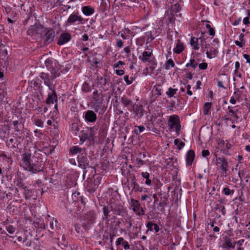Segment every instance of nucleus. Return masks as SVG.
<instances>
[{
  "label": "nucleus",
  "mask_w": 250,
  "mask_h": 250,
  "mask_svg": "<svg viewBox=\"0 0 250 250\" xmlns=\"http://www.w3.org/2000/svg\"><path fill=\"white\" fill-rule=\"evenodd\" d=\"M59 76L60 73L58 72L54 68H52L49 72H42L39 75V77L43 81V83L48 87V89L55 88L56 82L54 83V81Z\"/></svg>",
  "instance_id": "1"
},
{
  "label": "nucleus",
  "mask_w": 250,
  "mask_h": 250,
  "mask_svg": "<svg viewBox=\"0 0 250 250\" xmlns=\"http://www.w3.org/2000/svg\"><path fill=\"white\" fill-rule=\"evenodd\" d=\"M168 126L170 129L175 128L176 132H179L181 129V124L179 117L176 115L170 116L168 120Z\"/></svg>",
  "instance_id": "2"
},
{
  "label": "nucleus",
  "mask_w": 250,
  "mask_h": 250,
  "mask_svg": "<svg viewBox=\"0 0 250 250\" xmlns=\"http://www.w3.org/2000/svg\"><path fill=\"white\" fill-rule=\"evenodd\" d=\"M76 21H78L79 24H83L84 22V19L79 15L78 12H74L68 18L66 24V25H73Z\"/></svg>",
  "instance_id": "3"
},
{
  "label": "nucleus",
  "mask_w": 250,
  "mask_h": 250,
  "mask_svg": "<svg viewBox=\"0 0 250 250\" xmlns=\"http://www.w3.org/2000/svg\"><path fill=\"white\" fill-rule=\"evenodd\" d=\"M110 210L115 215L124 216L126 212V209L120 204H111L109 206Z\"/></svg>",
  "instance_id": "4"
},
{
  "label": "nucleus",
  "mask_w": 250,
  "mask_h": 250,
  "mask_svg": "<svg viewBox=\"0 0 250 250\" xmlns=\"http://www.w3.org/2000/svg\"><path fill=\"white\" fill-rule=\"evenodd\" d=\"M130 206L133 211L137 213L138 215H143L145 214V210L141 206V204L137 200L131 198L130 199Z\"/></svg>",
  "instance_id": "5"
},
{
  "label": "nucleus",
  "mask_w": 250,
  "mask_h": 250,
  "mask_svg": "<svg viewBox=\"0 0 250 250\" xmlns=\"http://www.w3.org/2000/svg\"><path fill=\"white\" fill-rule=\"evenodd\" d=\"M43 167L41 162L38 161H31L27 167L26 169L33 173H36L41 171H42Z\"/></svg>",
  "instance_id": "6"
},
{
  "label": "nucleus",
  "mask_w": 250,
  "mask_h": 250,
  "mask_svg": "<svg viewBox=\"0 0 250 250\" xmlns=\"http://www.w3.org/2000/svg\"><path fill=\"white\" fill-rule=\"evenodd\" d=\"M216 165L219 166L222 170L223 174H226L228 170L229 163L227 160L224 157H219L216 158Z\"/></svg>",
  "instance_id": "7"
},
{
  "label": "nucleus",
  "mask_w": 250,
  "mask_h": 250,
  "mask_svg": "<svg viewBox=\"0 0 250 250\" xmlns=\"http://www.w3.org/2000/svg\"><path fill=\"white\" fill-rule=\"evenodd\" d=\"M77 159L78 161V166L79 167L84 169H85L87 167H91L89 164V160L86 157L85 151L84 152V153L78 155Z\"/></svg>",
  "instance_id": "8"
},
{
  "label": "nucleus",
  "mask_w": 250,
  "mask_h": 250,
  "mask_svg": "<svg viewBox=\"0 0 250 250\" xmlns=\"http://www.w3.org/2000/svg\"><path fill=\"white\" fill-rule=\"evenodd\" d=\"M83 118L86 123H94L96 121L97 117L94 111L88 110L84 112Z\"/></svg>",
  "instance_id": "9"
},
{
  "label": "nucleus",
  "mask_w": 250,
  "mask_h": 250,
  "mask_svg": "<svg viewBox=\"0 0 250 250\" xmlns=\"http://www.w3.org/2000/svg\"><path fill=\"white\" fill-rule=\"evenodd\" d=\"M43 26L40 24L35 23L31 25L27 30V35L33 36L35 35L40 34L42 32Z\"/></svg>",
  "instance_id": "10"
},
{
  "label": "nucleus",
  "mask_w": 250,
  "mask_h": 250,
  "mask_svg": "<svg viewBox=\"0 0 250 250\" xmlns=\"http://www.w3.org/2000/svg\"><path fill=\"white\" fill-rule=\"evenodd\" d=\"M51 91L52 93H49L47 95V97L45 101V103L47 104H53L54 103L58 102V96L57 93L55 91V88L49 89Z\"/></svg>",
  "instance_id": "11"
},
{
  "label": "nucleus",
  "mask_w": 250,
  "mask_h": 250,
  "mask_svg": "<svg viewBox=\"0 0 250 250\" xmlns=\"http://www.w3.org/2000/svg\"><path fill=\"white\" fill-rule=\"evenodd\" d=\"M55 37V32L52 29H47L43 36V40L46 44H49L53 41Z\"/></svg>",
  "instance_id": "12"
},
{
  "label": "nucleus",
  "mask_w": 250,
  "mask_h": 250,
  "mask_svg": "<svg viewBox=\"0 0 250 250\" xmlns=\"http://www.w3.org/2000/svg\"><path fill=\"white\" fill-rule=\"evenodd\" d=\"M236 245L235 241L232 238L226 237L222 247L227 250H230L235 248Z\"/></svg>",
  "instance_id": "13"
},
{
  "label": "nucleus",
  "mask_w": 250,
  "mask_h": 250,
  "mask_svg": "<svg viewBox=\"0 0 250 250\" xmlns=\"http://www.w3.org/2000/svg\"><path fill=\"white\" fill-rule=\"evenodd\" d=\"M115 245L118 249H121L122 247L125 250H128L130 249V245L128 242L125 240L123 237H119L115 242Z\"/></svg>",
  "instance_id": "14"
},
{
  "label": "nucleus",
  "mask_w": 250,
  "mask_h": 250,
  "mask_svg": "<svg viewBox=\"0 0 250 250\" xmlns=\"http://www.w3.org/2000/svg\"><path fill=\"white\" fill-rule=\"evenodd\" d=\"M94 103H96V104H102L104 101V96L103 94V91L101 89L99 90L96 89L93 92Z\"/></svg>",
  "instance_id": "15"
},
{
  "label": "nucleus",
  "mask_w": 250,
  "mask_h": 250,
  "mask_svg": "<svg viewBox=\"0 0 250 250\" xmlns=\"http://www.w3.org/2000/svg\"><path fill=\"white\" fill-rule=\"evenodd\" d=\"M71 39V36L69 33H62L58 39L57 44L59 45H63L70 41Z\"/></svg>",
  "instance_id": "16"
},
{
  "label": "nucleus",
  "mask_w": 250,
  "mask_h": 250,
  "mask_svg": "<svg viewBox=\"0 0 250 250\" xmlns=\"http://www.w3.org/2000/svg\"><path fill=\"white\" fill-rule=\"evenodd\" d=\"M96 218L95 212L94 210H90L87 212L84 216V220L88 224H92L94 223Z\"/></svg>",
  "instance_id": "17"
},
{
  "label": "nucleus",
  "mask_w": 250,
  "mask_h": 250,
  "mask_svg": "<svg viewBox=\"0 0 250 250\" xmlns=\"http://www.w3.org/2000/svg\"><path fill=\"white\" fill-rule=\"evenodd\" d=\"M98 126L94 125L92 127H87L86 129H87L88 137L89 138V142L94 143L95 138V134L96 131L98 129Z\"/></svg>",
  "instance_id": "18"
},
{
  "label": "nucleus",
  "mask_w": 250,
  "mask_h": 250,
  "mask_svg": "<svg viewBox=\"0 0 250 250\" xmlns=\"http://www.w3.org/2000/svg\"><path fill=\"white\" fill-rule=\"evenodd\" d=\"M130 186L132 188L131 192H142L143 190V188L140 186V185L136 183V178L134 176L132 177L130 181Z\"/></svg>",
  "instance_id": "19"
},
{
  "label": "nucleus",
  "mask_w": 250,
  "mask_h": 250,
  "mask_svg": "<svg viewBox=\"0 0 250 250\" xmlns=\"http://www.w3.org/2000/svg\"><path fill=\"white\" fill-rule=\"evenodd\" d=\"M133 112L135 113V115L138 118H141L144 116V108L142 105L136 104L133 106Z\"/></svg>",
  "instance_id": "20"
},
{
  "label": "nucleus",
  "mask_w": 250,
  "mask_h": 250,
  "mask_svg": "<svg viewBox=\"0 0 250 250\" xmlns=\"http://www.w3.org/2000/svg\"><path fill=\"white\" fill-rule=\"evenodd\" d=\"M195 156V152L190 149L186 154V165L187 166H191L194 160Z\"/></svg>",
  "instance_id": "21"
},
{
  "label": "nucleus",
  "mask_w": 250,
  "mask_h": 250,
  "mask_svg": "<svg viewBox=\"0 0 250 250\" xmlns=\"http://www.w3.org/2000/svg\"><path fill=\"white\" fill-rule=\"evenodd\" d=\"M110 8V3L108 0H101V4L99 8L100 11L101 13H105L106 14L107 12Z\"/></svg>",
  "instance_id": "22"
},
{
  "label": "nucleus",
  "mask_w": 250,
  "mask_h": 250,
  "mask_svg": "<svg viewBox=\"0 0 250 250\" xmlns=\"http://www.w3.org/2000/svg\"><path fill=\"white\" fill-rule=\"evenodd\" d=\"M142 57L140 56L139 58L143 62H149L152 60V51H144L142 54Z\"/></svg>",
  "instance_id": "23"
},
{
  "label": "nucleus",
  "mask_w": 250,
  "mask_h": 250,
  "mask_svg": "<svg viewBox=\"0 0 250 250\" xmlns=\"http://www.w3.org/2000/svg\"><path fill=\"white\" fill-rule=\"evenodd\" d=\"M33 225L34 226L38 229H45L46 225L44 220L40 218H36L33 222Z\"/></svg>",
  "instance_id": "24"
},
{
  "label": "nucleus",
  "mask_w": 250,
  "mask_h": 250,
  "mask_svg": "<svg viewBox=\"0 0 250 250\" xmlns=\"http://www.w3.org/2000/svg\"><path fill=\"white\" fill-rule=\"evenodd\" d=\"M185 49L184 43L178 39L175 48L173 49V52L177 54H180Z\"/></svg>",
  "instance_id": "25"
},
{
  "label": "nucleus",
  "mask_w": 250,
  "mask_h": 250,
  "mask_svg": "<svg viewBox=\"0 0 250 250\" xmlns=\"http://www.w3.org/2000/svg\"><path fill=\"white\" fill-rule=\"evenodd\" d=\"M82 11L84 15L89 16L94 13L95 10L94 8L91 6L87 5L82 7Z\"/></svg>",
  "instance_id": "26"
},
{
  "label": "nucleus",
  "mask_w": 250,
  "mask_h": 250,
  "mask_svg": "<svg viewBox=\"0 0 250 250\" xmlns=\"http://www.w3.org/2000/svg\"><path fill=\"white\" fill-rule=\"evenodd\" d=\"M146 227L148 230L150 231H154L155 233H157L160 229L159 226L151 221L148 222L146 225Z\"/></svg>",
  "instance_id": "27"
},
{
  "label": "nucleus",
  "mask_w": 250,
  "mask_h": 250,
  "mask_svg": "<svg viewBox=\"0 0 250 250\" xmlns=\"http://www.w3.org/2000/svg\"><path fill=\"white\" fill-rule=\"evenodd\" d=\"M79 137L81 145L83 144L86 140L89 141L87 129L82 130Z\"/></svg>",
  "instance_id": "28"
},
{
  "label": "nucleus",
  "mask_w": 250,
  "mask_h": 250,
  "mask_svg": "<svg viewBox=\"0 0 250 250\" xmlns=\"http://www.w3.org/2000/svg\"><path fill=\"white\" fill-rule=\"evenodd\" d=\"M15 185L19 188L25 189L27 187L25 186L23 183L22 179L19 176H16L13 181Z\"/></svg>",
  "instance_id": "29"
},
{
  "label": "nucleus",
  "mask_w": 250,
  "mask_h": 250,
  "mask_svg": "<svg viewBox=\"0 0 250 250\" xmlns=\"http://www.w3.org/2000/svg\"><path fill=\"white\" fill-rule=\"evenodd\" d=\"M85 151V148H81L78 146H73L71 147L70 150V153L72 155H74L78 153L80 154L79 155H81L83 153H84Z\"/></svg>",
  "instance_id": "30"
},
{
  "label": "nucleus",
  "mask_w": 250,
  "mask_h": 250,
  "mask_svg": "<svg viewBox=\"0 0 250 250\" xmlns=\"http://www.w3.org/2000/svg\"><path fill=\"white\" fill-rule=\"evenodd\" d=\"M93 86V85H91L89 82L85 81L82 84V90L85 93L89 92L91 91Z\"/></svg>",
  "instance_id": "31"
},
{
  "label": "nucleus",
  "mask_w": 250,
  "mask_h": 250,
  "mask_svg": "<svg viewBox=\"0 0 250 250\" xmlns=\"http://www.w3.org/2000/svg\"><path fill=\"white\" fill-rule=\"evenodd\" d=\"M198 41L199 39L194 37H191L190 38V44L195 50H198L199 49Z\"/></svg>",
  "instance_id": "32"
},
{
  "label": "nucleus",
  "mask_w": 250,
  "mask_h": 250,
  "mask_svg": "<svg viewBox=\"0 0 250 250\" xmlns=\"http://www.w3.org/2000/svg\"><path fill=\"white\" fill-rule=\"evenodd\" d=\"M218 53L217 49L215 48L210 47L209 51L206 52L207 57L209 59H212L217 55Z\"/></svg>",
  "instance_id": "33"
},
{
  "label": "nucleus",
  "mask_w": 250,
  "mask_h": 250,
  "mask_svg": "<svg viewBox=\"0 0 250 250\" xmlns=\"http://www.w3.org/2000/svg\"><path fill=\"white\" fill-rule=\"evenodd\" d=\"M31 154L24 153L23 154L22 161L25 166L27 167V166L31 163Z\"/></svg>",
  "instance_id": "34"
},
{
  "label": "nucleus",
  "mask_w": 250,
  "mask_h": 250,
  "mask_svg": "<svg viewBox=\"0 0 250 250\" xmlns=\"http://www.w3.org/2000/svg\"><path fill=\"white\" fill-rule=\"evenodd\" d=\"M12 124L14 125V129L15 131L17 132H20L21 130V128H24L23 125H21L18 121H13L12 122Z\"/></svg>",
  "instance_id": "35"
},
{
  "label": "nucleus",
  "mask_w": 250,
  "mask_h": 250,
  "mask_svg": "<svg viewBox=\"0 0 250 250\" xmlns=\"http://www.w3.org/2000/svg\"><path fill=\"white\" fill-rule=\"evenodd\" d=\"M121 102L126 107L133 106L134 105L133 102L125 96L122 98Z\"/></svg>",
  "instance_id": "36"
},
{
  "label": "nucleus",
  "mask_w": 250,
  "mask_h": 250,
  "mask_svg": "<svg viewBox=\"0 0 250 250\" xmlns=\"http://www.w3.org/2000/svg\"><path fill=\"white\" fill-rule=\"evenodd\" d=\"M141 175L144 178L146 179L145 184L148 186L151 185L152 181L149 179V173L147 172H142Z\"/></svg>",
  "instance_id": "37"
},
{
  "label": "nucleus",
  "mask_w": 250,
  "mask_h": 250,
  "mask_svg": "<svg viewBox=\"0 0 250 250\" xmlns=\"http://www.w3.org/2000/svg\"><path fill=\"white\" fill-rule=\"evenodd\" d=\"M107 83V79L104 77L98 76L97 78V83L102 86L105 85Z\"/></svg>",
  "instance_id": "38"
},
{
  "label": "nucleus",
  "mask_w": 250,
  "mask_h": 250,
  "mask_svg": "<svg viewBox=\"0 0 250 250\" xmlns=\"http://www.w3.org/2000/svg\"><path fill=\"white\" fill-rule=\"evenodd\" d=\"M178 89L177 88H172V87H169L168 89V90L166 92V94L169 98H171L174 96V95L176 93Z\"/></svg>",
  "instance_id": "39"
},
{
  "label": "nucleus",
  "mask_w": 250,
  "mask_h": 250,
  "mask_svg": "<svg viewBox=\"0 0 250 250\" xmlns=\"http://www.w3.org/2000/svg\"><path fill=\"white\" fill-rule=\"evenodd\" d=\"M149 62L150 64L149 68L151 70V72H153L157 65L156 60L154 56H153L152 60L150 61Z\"/></svg>",
  "instance_id": "40"
},
{
  "label": "nucleus",
  "mask_w": 250,
  "mask_h": 250,
  "mask_svg": "<svg viewBox=\"0 0 250 250\" xmlns=\"http://www.w3.org/2000/svg\"><path fill=\"white\" fill-rule=\"evenodd\" d=\"M175 66V63L171 59H168L165 64V68L166 70L170 69V66L171 67H174Z\"/></svg>",
  "instance_id": "41"
},
{
  "label": "nucleus",
  "mask_w": 250,
  "mask_h": 250,
  "mask_svg": "<svg viewBox=\"0 0 250 250\" xmlns=\"http://www.w3.org/2000/svg\"><path fill=\"white\" fill-rule=\"evenodd\" d=\"M216 211L221 212L222 215H225L226 214V209L224 206L219 205L217 204L215 208Z\"/></svg>",
  "instance_id": "42"
},
{
  "label": "nucleus",
  "mask_w": 250,
  "mask_h": 250,
  "mask_svg": "<svg viewBox=\"0 0 250 250\" xmlns=\"http://www.w3.org/2000/svg\"><path fill=\"white\" fill-rule=\"evenodd\" d=\"M211 102H206L205 104L204 107V114L205 115H208V112L211 107Z\"/></svg>",
  "instance_id": "43"
},
{
  "label": "nucleus",
  "mask_w": 250,
  "mask_h": 250,
  "mask_svg": "<svg viewBox=\"0 0 250 250\" xmlns=\"http://www.w3.org/2000/svg\"><path fill=\"white\" fill-rule=\"evenodd\" d=\"M168 204V203H167L166 201H161L159 203V206L158 207V208L161 212L164 213L165 210V207Z\"/></svg>",
  "instance_id": "44"
},
{
  "label": "nucleus",
  "mask_w": 250,
  "mask_h": 250,
  "mask_svg": "<svg viewBox=\"0 0 250 250\" xmlns=\"http://www.w3.org/2000/svg\"><path fill=\"white\" fill-rule=\"evenodd\" d=\"M174 144L177 146V148L178 149H181L185 145L184 142L182 141H180L179 139H176L174 141Z\"/></svg>",
  "instance_id": "45"
},
{
  "label": "nucleus",
  "mask_w": 250,
  "mask_h": 250,
  "mask_svg": "<svg viewBox=\"0 0 250 250\" xmlns=\"http://www.w3.org/2000/svg\"><path fill=\"white\" fill-rule=\"evenodd\" d=\"M223 192L226 196L232 195L234 193L233 189H230L228 187H225L223 189Z\"/></svg>",
  "instance_id": "46"
},
{
  "label": "nucleus",
  "mask_w": 250,
  "mask_h": 250,
  "mask_svg": "<svg viewBox=\"0 0 250 250\" xmlns=\"http://www.w3.org/2000/svg\"><path fill=\"white\" fill-rule=\"evenodd\" d=\"M198 65V63L195 62V61L194 59H190V62L187 63L186 65V66L187 67H188L189 66H191L194 69H195L197 65Z\"/></svg>",
  "instance_id": "47"
},
{
  "label": "nucleus",
  "mask_w": 250,
  "mask_h": 250,
  "mask_svg": "<svg viewBox=\"0 0 250 250\" xmlns=\"http://www.w3.org/2000/svg\"><path fill=\"white\" fill-rule=\"evenodd\" d=\"M201 47V51L204 52L206 49L210 48V44H208L207 42H201L200 43Z\"/></svg>",
  "instance_id": "48"
},
{
  "label": "nucleus",
  "mask_w": 250,
  "mask_h": 250,
  "mask_svg": "<svg viewBox=\"0 0 250 250\" xmlns=\"http://www.w3.org/2000/svg\"><path fill=\"white\" fill-rule=\"evenodd\" d=\"M110 208L108 206H104L103 208L104 215L105 218L107 219L110 216L109 213L110 211Z\"/></svg>",
  "instance_id": "49"
},
{
  "label": "nucleus",
  "mask_w": 250,
  "mask_h": 250,
  "mask_svg": "<svg viewBox=\"0 0 250 250\" xmlns=\"http://www.w3.org/2000/svg\"><path fill=\"white\" fill-rule=\"evenodd\" d=\"M24 190V195L26 199L29 198V197L33 196V191L31 189H28L25 188Z\"/></svg>",
  "instance_id": "50"
},
{
  "label": "nucleus",
  "mask_w": 250,
  "mask_h": 250,
  "mask_svg": "<svg viewBox=\"0 0 250 250\" xmlns=\"http://www.w3.org/2000/svg\"><path fill=\"white\" fill-rule=\"evenodd\" d=\"M34 123L35 125L41 127L43 126V122L40 119L35 118L34 119Z\"/></svg>",
  "instance_id": "51"
},
{
  "label": "nucleus",
  "mask_w": 250,
  "mask_h": 250,
  "mask_svg": "<svg viewBox=\"0 0 250 250\" xmlns=\"http://www.w3.org/2000/svg\"><path fill=\"white\" fill-rule=\"evenodd\" d=\"M234 94L235 95V98L238 100L240 99H242L241 95L242 94V92L240 90L239 88H236L234 92Z\"/></svg>",
  "instance_id": "52"
},
{
  "label": "nucleus",
  "mask_w": 250,
  "mask_h": 250,
  "mask_svg": "<svg viewBox=\"0 0 250 250\" xmlns=\"http://www.w3.org/2000/svg\"><path fill=\"white\" fill-rule=\"evenodd\" d=\"M124 79L127 85L131 84L134 81L133 77H131L129 78V76L128 75H125L124 77Z\"/></svg>",
  "instance_id": "53"
},
{
  "label": "nucleus",
  "mask_w": 250,
  "mask_h": 250,
  "mask_svg": "<svg viewBox=\"0 0 250 250\" xmlns=\"http://www.w3.org/2000/svg\"><path fill=\"white\" fill-rule=\"evenodd\" d=\"M6 229L10 234H13L15 231L16 228L11 225H8L6 226Z\"/></svg>",
  "instance_id": "54"
},
{
  "label": "nucleus",
  "mask_w": 250,
  "mask_h": 250,
  "mask_svg": "<svg viewBox=\"0 0 250 250\" xmlns=\"http://www.w3.org/2000/svg\"><path fill=\"white\" fill-rule=\"evenodd\" d=\"M146 35L147 36L146 41L147 42H151L153 40H154V37H153V35L151 31L146 32Z\"/></svg>",
  "instance_id": "55"
},
{
  "label": "nucleus",
  "mask_w": 250,
  "mask_h": 250,
  "mask_svg": "<svg viewBox=\"0 0 250 250\" xmlns=\"http://www.w3.org/2000/svg\"><path fill=\"white\" fill-rule=\"evenodd\" d=\"M16 137L20 139V140H23L25 137L24 131L23 130L21 132H17L15 134Z\"/></svg>",
  "instance_id": "56"
},
{
  "label": "nucleus",
  "mask_w": 250,
  "mask_h": 250,
  "mask_svg": "<svg viewBox=\"0 0 250 250\" xmlns=\"http://www.w3.org/2000/svg\"><path fill=\"white\" fill-rule=\"evenodd\" d=\"M158 195H161L162 196L161 198V200L163 199V200H162V201H166V202L167 203H168L167 198L169 196L168 195V193H162L161 192H160V193L158 194Z\"/></svg>",
  "instance_id": "57"
},
{
  "label": "nucleus",
  "mask_w": 250,
  "mask_h": 250,
  "mask_svg": "<svg viewBox=\"0 0 250 250\" xmlns=\"http://www.w3.org/2000/svg\"><path fill=\"white\" fill-rule=\"evenodd\" d=\"M71 130L75 132L76 133L80 130L79 125L77 123H73L71 125Z\"/></svg>",
  "instance_id": "58"
},
{
  "label": "nucleus",
  "mask_w": 250,
  "mask_h": 250,
  "mask_svg": "<svg viewBox=\"0 0 250 250\" xmlns=\"http://www.w3.org/2000/svg\"><path fill=\"white\" fill-rule=\"evenodd\" d=\"M58 223V221L57 220H54V218L50 221L49 226L50 228L53 230L54 229V226H57V224Z\"/></svg>",
  "instance_id": "59"
},
{
  "label": "nucleus",
  "mask_w": 250,
  "mask_h": 250,
  "mask_svg": "<svg viewBox=\"0 0 250 250\" xmlns=\"http://www.w3.org/2000/svg\"><path fill=\"white\" fill-rule=\"evenodd\" d=\"M23 243L24 244V245L26 247H30L32 244L31 240L29 239L27 237H25L23 240Z\"/></svg>",
  "instance_id": "60"
},
{
  "label": "nucleus",
  "mask_w": 250,
  "mask_h": 250,
  "mask_svg": "<svg viewBox=\"0 0 250 250\" xmlns=\"http://www.w3.org/2000/svg\"><path fill=\"white\" fill-rule=\"evenodd\" d=\"M102 241L104 244H108L109 242V233H106L103 235Z\"/></svg>",
  "instance_id": "61"
},
{
  "label": "nucleus",
  "mask_w": 250,
  "mask_h": 250,
  "mask_svg": "<svg viewBox=\"0 0 250 250\" xmlns=\"http://www.w3.org/2000/svg\"><path fill=\"white\" fill-rule=\"evenodd\" d=\"M235 74L237 75V76L239 77H241V75L240 74L239 75L237 74V72L238 71L239 69L240 68V62L238 61L236 62L235 63Z\"/></svg>",
  "instance_id": "62"
},
{
  "label": "nucleus",
  "mask_w": 250,
  "mask_h": 250,
  "mask_svg": "<svg viewBox=\"0 0 250 250\" xmlns=\"http://www.w3.org/2000/svg\"><path fill=\"white\" fill-rule=\"evenodd\" d=\"M172 8H173V11L175 13L179 12L181 9L180 4L177 3H176L175 4H174V5L172 7Z\"/></svg>",
  "instance_id": "63"
},
{
  "label": "nucleus",
  "mask_w": 250,
  "mask_h": 250,
  "mask_svg": "<svg viewBox=\"0 0 250 250\" xmlns=\"http://www.w3.org/2000/svg\"><path fill=\"white\" fill-rule=\"evenodd\" d=\"M141 199L143 201L147 200V203L149 204L151 202V199L147 195H144L141 196Z\"/></svg>",
  "instance_id": "64"
}]
</instances>
